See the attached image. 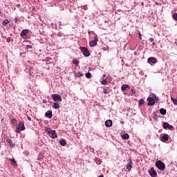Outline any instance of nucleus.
Instances as JSON below:
<instances>
[{"label":"nucleus","mask_w":177,"mask_h":177,"mask_svg":"<svg viewBox=\"0 0 177 177\" xmlns=\"http://www.w3.org/2000/svg\"><path fill=\"white\" fill-rule=\"evenodd\" d=\"M156 167H157L160 171H164V169H165V163L161 160H158L156 162Z\"/></svg>","instance_id":"obj_1"},{"label":"nucleus","mask_w":177,"mask_h":177,"mask_svg":"<svg viewBox=\"0 0 177 177\" xmlns=\"http://www.w3.org/2000/svg\"><path fill=\"white\" fill-rule=\"evenodd\" d=\"M46 132L48 136H50V138H52V139L57 138V134L56 133V131L55 130H52V129H48L46 130Z\"/></svg>","instance_id":"obj_2"},{"label":"nucleus","mask_w":177,"mask_h":177,"mask_svg":"<svg viewBox=\"0 0 177 177\" xmlns=\"http://www.w3.org/2000/svg\"><path fill=\"white\" fill-rule=\"evenodd\" d=\"M80 50L82 52L84 56H85V57H89L91 53H89V50H88V48L86 47H80Z\"/></svg>","instance_id":"obj_3"},{"label":"nucleus","mask_w":177,"mask_h":177,"mask_svg":"<svg viewBox=\"0 0 177 177\" xmlns=\"http://www.w3.org/2000/svg\"><path fill=\"white\" fill-rule=\"evenodd\" d=\"M53 100L54 102H62V95L59 94H52Z\"/></svg>","instance_id":"obj_4"},{"label":"nucleus","mask_w":177,"mask_h":177,"mask_svg":"<svg viewBox=\"0 0 177 177\" xmlns=\"http://www.w3.org/2000/svg\"><path fill=\"white\" fill-rule=\"evenodd\" d=\"M97 41H98L97 36H95L94 40H92L89 43V46H91V48H93V46H96V45H97Z\"/></svg>","instance_id":"obj_5"},{"label":"nucleus","mask_w":177,"mask_h":177,"mask_svg":"<svg viewBox=\"0 0 177 177\" xmlns=\"http://www.w3.org/2000/svg\"><path fill=\"white\" fill-rule=\"evenodd\" d=\"M147 102H148V106H154V104H156V101H154V98H153L152 97H148Z\"/></svg>","instance_id":"obj_6"},{"label":"nucleus","mask_w":177,"mask_h":177,"mask_svg":"<svg viewBox=\"0 0 177 177\" xmlns=\"http://www.w3.org/2000/svg\"><path fill=\"white\" fill-rule=\"evenodd\" d=\"M149 174L150 176H151V177L157 176V172H156L154 171V168H153V167L150 169V170L149 171Z\"/></svg>","instance_id":"obj_7"},{"label":"nucleus","mask_w":177,"mask_h":177,"mask_svg":"<svg viewBox=\"0 0 177 177\" xmlns=\"http://www.w3.org/2000/svg\"><path fill=\"white\" fill-rule=\"evenodd\" d=\"M105 125L107 128H111L113 127V121L111 120H108L105 122Z\"/></svg>","instance_id":"obj_8"},{"label":"nucleus","mask_w":177,"mask_h":177,"mask_svg":"<svg viewBox=\"0 0 177 177\" xmlns=\"http://www.w3.org/2000/svg\"><path fill=\"white\" fill-rule=\"evenodd\" d=\"M19 129H20L21 131H24L26 129V127H24V122L20 121L19 122Z\"/></svg>","instance_id":"obj_9"},{"label":"nucleus","mask_w":177,"mask_h":177,"mask_svg":"<svg viewBox=\"0 0 177 177\" xmlns=\"http://www.w3.org/2000/svg\"><path fill=\"white\" fill-rule=\"evenodd\" d=\"M163 128L164 129H167V128H168V129H172V128H174V126L168 124V122H165L163 124Z\"/></svg>","instance_id":"obj_10"},{"label":"nucleus","mask_w":177,"mask_h":177,"mask_svg":"<svg viewBox=\"0 0 177 177\" xmlns=\"http://www.w3.org/2000/svg\"><path fill=\"white\" fill-rule=\"evenodd\" d=\"M148 63H152L153 64H156V63H157V58H156V57H149L148 59Z\"/></svg>","instance_id":"obj_11"},{"label":"nucleus","mask_w":177,"mask_h":177,"mask_svg":"<svg viewBox=\"0 0 177 177\" xmlns=\"http://www.w3.org/2000/svg\"><path fill=\"white\" fill-rule=\"evenodd\" d=\"M27 34H28V29H26V30H23L21 32V37H22V38H24V37H26V35H27Z\"/></svg>","instance_id":"obj_12"},{"label":"nucleus","mask_w":177,"mask_h":177,"mask_svg":"<svg viewBox=\"0 0 177 177\" xmlns=\"http://www.w3.org/2000/svg\"><path fill=\"white\" fill-rule=\"evenodd\" d=\"M45 115L46 117H47V118H52V117H53V115L52 114V111H48L47 112H46Z\"/></svg>","instance_id":"obj_13"},{"label":"nucleus","mask_w":177,"mask_h":177,"mask_svg":"<svg viewBox=\"0 0 177 177\" xmlns=\"http://www.w3.org/2000/svg\"><path fill=\"white\" fill-rule=\"evenodd\" d=\"M127 169L131 171L132 169V161L129 160L127 165Z\"/></svg>","instance_id":"obj_14"},{"label":"nucleus","mask_w":177,"mask_h":177,"mask_svg":"<svg viewBox=\"0 0 177 177\" xmlns=\"http://www.w3.org/2000/svg\"><path fill=\"white\" fill-rule=\"evenodd\" d=\"M131 86L129 84H123L122 86V91H127V89H130Z\"/></svg>","instance_id":"obj_15"},{"label":"nucleus","mask_w":177,"mask_h":177,"mask_svg":"<svg viewBox=\"0 0 177 177\" xmlns=\"http://www.w3.org/2000/svg\"><path fill=\"white\" fill-rule=\"evenodd\" d=\"M169 138H168V135L167 134H165L162 137V142H168V140Z\"/></svg>","instance_id":"obj_16"},{"label":"nucleus","mask_w":177,"mask_h":177,"mask_svg":"<svg viewBox=\"0 0 177 177\" xmlns=\"http://www.w3.org/2000/svg\"><path fill=\"white\" fill-rule=\"evenodd\" d=\"M6 140L7 143H8V146L10 147H13V146H15V145H13L12 143V140L10 138H7Z\"/></svg>","instance_id":"obj_17"},{"label":"nucleus","mask_w":177,"mask_h":177,"mask_svg":"<svg viewBox=\"0 0 177 177\" xmlns=\"http://www.w3.org/2000/svg\"><path fill=\"white\" fill-rule=\"evenodd\" d=\"M160 114H162V115H165V114H167V110L165 109H160Z\"/></svg>","instance_id":"obj_18"},{"label":"nucleus","mask_w":177,"mask_h":177,"mask_svg":"<svg viewBox=\"0 0 177 177\" xmlns=\"http://www.w3.org/2000/svg\"><path fill=\"white\" fill-rule=\"evenodd\" d=\"M53 107V109H59L60 104L57 102H55Z\"/></svg>","instance_id":"obj_19"},{"label":"nucleus","mask_w":177,"mask_h":177,"mask_svg":"<svg viewBox=\"0 0 177 177\" xmlns=\"http://www.w3.org/2000/svg\"><path fill=\"white\" fill-rule=\"evenodd\" d=\"M152 99H153L154 102H158L159 101L158 97H157V95H156L155 94L152 95Z\"/></svg>","instance_id":"obj_20"},{"label":"nucleus","mask_w":177,"mask_h":177,"mask_svg":"<svg viewBox=\"0 0 177 177\" xmlns=\"http://www.w3.org/2000/svg\"><path fill=\"white\" fill-rule=\"evenodd\" d=\"M122 139H129V135L128 133L123 134L122 136Z\"/></svg>","instance_id":"obj_21"},{"label":"nucleus","mask_w":177,"mask_h":177,"mask_svg":"<svg viewBox=\"0 0 177 177\" xmlns=\"http://www.w3.org/2000/svg\"><path fill=\"white\" fill-rule=\"evenodd\" d=\"M61 146H66V140H62L60 142H59Z\"/></svg>","instance_id":"obj_22"},{"label":"nucleus","mask_w":177,"mask_h":177,"mask_svg":"<svg viewBox=\"0 0 177 177\" xmlns=\"http://www.w3.org/2000/svg\"><path fill=\"white\" fill-rule=\"evenodd\" d=\"M171 102H173L174 104H175L176 106H177V100L174 98V97H171Z\"/></svg>","instance_id":"obj_23"},{"label":"nucleus","mask_w":177,"mask_h":177,"mask_svg":"<svg viewBox=\"0 0 177 177\" xmlns=\"http://www.w3.org/2000/svg\"><path fill=\"white\" fill-rule=\"evenodd\" d=\"M10 21L8 19H6L3 21V26H8L9 24Z\"/></svg>","instance_id":"obj_24"},{"label":"nucleus","mask_w":177,"mask_h":177,"mask_svg":"<svg viewBox=\"0 0 177 177\" xmlns=\"http://www.w3.org/2000/svg\"><path fill=\"white\" fill-rule=\"evenodd\" d=\"M139 104H140V106H142V104H145V100H143V99L140 100Z\"/></svg>","instance_id":"obj_25"},{"label":"nucleus","mask_w":177,"mask_h":177,"mask_svg":"<svg viewBox=\"0 0 177 177\" xmlns=\"http://www.w3.org/2000/svg\"><path fill=\"white\" fill-rule=\"evenodd\" d=\"M101 84H102V85H107V81H106V80H102L101 81Z\"/></svg>","instance_id":"obj_26"},{"label":"nucleus","mask_w":177,"mask_h":177,"mask_svg":"<svg viewBox=\"0 0 177 177\" xmlns=\"http://www.w3.org/2000/svg\"><path fill=\"white\" fill-rule=\"evenodd\" d=\"M75 77H82V73L78 72L75 73Z\"/></svg>","instance_id":"obj_27"},{"label":"nucleus","mask_w":177,"mask_h":177,"mask_svg":"<svg viewBox=\"0 0 177 177\" xmlns=\"http://www.w3.org/2000/svg\"><path fill=\"white\" fill-rule=\"evenodd\" d=\"M86 78H91L92 77V74H91V73H87L86 74Z\"/></svg>","instance_id":"obj_28"},{"label":"nucleus","mask_w":177,"mask_h":177,"mask_svg":"<svg viewBox=\"0 0 177 177\" xmlns=\"http://www.w3.org/2000/svg\"><path fill=\"white\" fill-rule=\"evenodd\" d=\"M17 121L16 120V119H12L11 120V124H12V125H15V124H17Z\"/></svg>","instance_id":"obj_29"},{"label":"nucleus","mask_w":177,"mask_h":177,"mask_svg":"<svg viewBox=\"0 0 177 177\" xmlns=\"http://www.w3.org/2000/svg\"><path fill=\"white\" fill-rule=\"evenodd\" d=\"M73 64H75V66H78V64H80V62L77 60H73Z\"/></svg>","instance_id":"obj_30"},{"label":"nucleus","mask_w":177,"mask_h":177,"mask_svg":"<svg viewBox=\"0 0 177 177\" xmlns=\"http://www.w3.org/2000/svg\"><path fill=\"white\" fill-rule=\"evenodd\" d=\"M43 157H44V156H43L42 155L39 154V155L38 156V157H37V160H38L39 161H41V160H42Z\"/></svg>","instance_id":"obj_31"},{"label":"nucleus","mask_w":177,"mask_h":177,"mask_svg":"<svg viewBox=\"0 0 177 177\" xmlns=\"http://www.w3.org/2000/svg\"><path fill=\"white\" fill-rule=\"evenodd\" d=\"M11 162L13 164V165H17V163L15 159H11Z\"/></svg>","instance_id":"obj_32"},{"label":"nucleus","mask_w":177,"mask_h":177,"mask_svg":"<svg viewBox=\"0 0 177 177\" xmlns=\"http://www.w3.org/2000/svg\"><path fill=\"white\" fill-rule=\"evenodd\" d=\"M81 8H82V9H83L84 10H86L88 9V7H87L86 5L82 6H81Z\"/></svg>","instance_id":"obj_33"},{"label":"nucleus","mask_w":177,"mask_h":177,"mask_svg":"<svg viewBox=\"0 0 177 177\" xmlns=\"http://www.w3.org/2000/svg\"><path fill=\"white\" fill-rule=\"evenodd\" d=\"M173 17H174V20H177V13L176 12L173 15Z\"/></svg>","instance_id":"obj_34"},{"label":"nucleus","mask_w":177,"mask_h":177,"mask_svg":"<svg viewBox=\"0 0 177 177\" xmlns=\"http://www.w3.org/2000/svg\"><path fill=\"white\" fill-rule=\"evenodd\" d=\"M20 131H21V130H20V129H19V127H17V128L15 129V132H16L17 133H19Z\"/></svg>","instance_id":"obj_35"},{"label":"nucleus","mask_w":177,"mask_h":177,"mask_svg":"<svg viewBox=\"0 0 177 177\" xmlns=\"http://www.w3.org/2000/svg\"><path fill=\"white\" fill-rule=\"evenodd\" d=\"M138 38L140 39V41H142V33L138 32Z\"/></svg>","instance_id":"obj_36"},{"label":"nucleus","mask_w":177,"mask_h":177,"mask_svg":"<svg viewBox=\"0 0 177 177\" xmlns=\"http://www.w3.org/2000/svg\"><path fill=\"white\" fill-rule=\"evenodd\" d=\"M103 93H104L105 95H107V93H109V91L107 89H104Z\"/></svg>","instance_id":"obj_37"},{"label":"nucleus","mask_w":177,"mask_h":177,"mask_svg":"<svg viewBox=\"0 0 177 177\" xmlns=\"http://www.w3.org/2000/svg\"><path fill=\"white\" fill-rule=\"evenodd\" d=\"M26 47L28 48V49H32V45H27Z\"/></svg>","instance_id":"obj_38"},{"label":"nucleus","mask_w":177,"mask_h":177,"mask_svg":"<svg viewBox=\"0 0 177 177\" xmlns=\"http://www.w3.org/2000/svg\"><path fill=\"white\" fill-rule=\"evenodd\" d=\"M149 42H154V39L153 37H151L149 39Z\"/></svg>","instance_id":"obj_39"},{"label":"nucleus","mask_w":177,"mask_h":177,"mask_svg":"<svg viewBox=\"0 0 177 177\" xmlns=\"http://www.w3.org/2000/svg\"><path fill=\"white\" fill-rule=\"evenodd\" d=\"M27 119H28L29 121H31V118H30V116H28V117H27Z\"/></svg>","instance_id":"obj_40"},{"label":"nucleus","mask_w":177,"mask_h":177,"mask_svg":"<svg viewBox=\"0 0 177 177\" xmlns=\"http://www.w3.org/2000/svg\"><path fill=\"white\" fill-rule=\"evenodd\" d=\"M43 103H46V100H43Z\"/></svg>","instance_id":"obj_41"},{"label":"nucleus","mask_w":177,"mask_h":177,"mask_svg":"<svg viewBox=\"0 0 177 177\" xmlns=\"http://www.w3.org/2000/svg\"><path fill=\"white\" fill-rule=\"evenodd\" d=\"M174 44L177 46V42L176 41H175Z\"/></svg>","instance_id":"obj_42"},{"label":"nucleus","mask_w":177,"mask_h":177,"mask_svg":"<svg viewBox=\"0 0 177 177\" xmlns=\"http://www.w3.org/2000/svg\"><path fill=\"white\" fill-rule=\"evenodd\" d=\"M99 177H104L103 175L100 176Z\"/></svg>","instance_id":"obj_43"}]
</instances>
